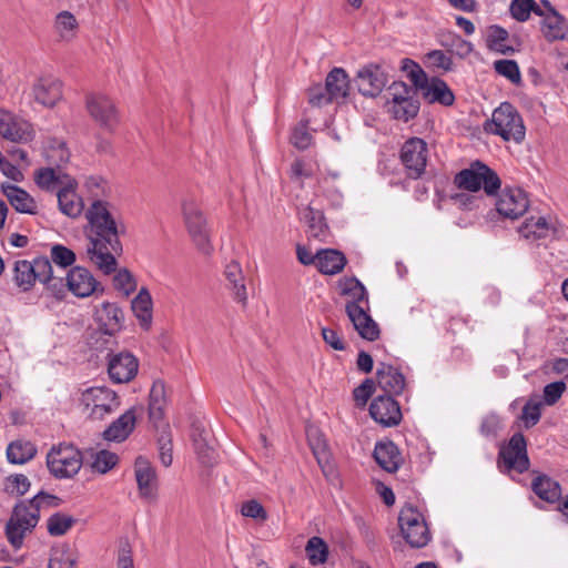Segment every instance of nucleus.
<instances>
[{
	"instance_id": "obj_1",
	"label": "nucleus",
	"mask_w": 568,
	"mask_h": 568,
	"mask_svg": "<svg viewBox=\"0 0 568 568\" xmlns=\"http://www.w3.org/2000/svg\"><path fill=\"white\" fill-rule=\"evenodd\" d=\"M85 216L90 224L87 257L103 274L110 275L118 266L114 254L122 252L118 224L106 204L101 201L92 203Z\"/></svg>"
},
{
	"instance_id": "obj_2",
	"label": "nucleus",
	"mask_w": 568,
	"mask_h": 568,
	"mask_svg": "<svg viewBox=\"0 0 568 568\" xmlns=\"http://www.w3.org/2000/svg\"><path fill=\"white\" fill-rule=\"evenodd\" d=\"M338 287L341 288L342 295L351 298L345 305V312L356 332L364 339H377L379 336L378 324L364 307V305L368 307V293L366 287L355 276H344L339 278Z\"/></svg>"
},
{
	"instance_id": "obj_3",
	"label": "nucleus",
	"mask_w": 568,
	"mask_h": 568,
	"mask_svg": "<svg viewBox=\"0 0 568 568\" xmlns=\"http://www.w3.org/2000/svg\"><path fill=\"white\" fill-rule=\"evenodd\" d=\"M83 465L81 450L72 444L53 445L47 453V467L57 479L73 478Z\"/></svg>"
},
{
	"instance_id": "obj_4",
	"label": "nucleus",
	"mask_w": 568,
	"mask_h": 568,
	"mask_svg": "<svg viewBox=\"0 0 568 568\" xmlns=\"http://www.w3.org/2000/svg\"><path fill=\"white\" fill-rule=\"evenodd\" d=\"M485 130L501 136L505 141L514 140L521 142L526 134L520 114L517 109L508 102H504L495 109L491 120L485 123Z\"/></svg>"
},
{
	"instance_id": "obj_5",
	"label": "nucleus",
	"mask_w": 568,
	"mask_h": 568,
	"mask_svg": "<svg viewBox=\"0 0 568 568\" xmlns=\"http://www.w3.org/2000/svg\"><path fill=\"white\" fill-rule=\"evenodd\" d=\"M455 183L469 192H477L483 187L487 195L497 194L501 185L497 173L480 161H475L468 169L457 173Z\"/></svg>"
},
{
	"instance_id": "obj_6",
	"label": "nucleus",
	"mask_w": 568,
	"mask_h": 568,
	"mask_svg": "<svg viewBox=\"0 0 568 568\" xmlns=\"http://www.w3.org/2000/svg\"><path fill=\"white\" fill-rule=\"evenodd\" d=\"M39 521L38 510L32 505L23 501L17 504L6 525V536L9 544L14 548H21L23 539L31 534Z\"/></svg>"
},
{
	"instance_id": "obj_7",
	"label": "nucleus",
	"mask_w": 568,
	"mask_h": 568,
	"mask_svg": "<svg viewBox=\"0 0 568 568\" xmlns=\"http://www.w3.org/2000/svg\"><path fill=\"white\" fill-rule=\"evenodd\" d=\"M398 526L403 538L412 548H423L430 540V532L423 515L412 504L402 508Z\"/></svg>"
},
{
	"instance_id": "obj_8",
	"label": "nucleus",
	"mask_w": 568,
	"mask_h": 568,
	"mask_svg": "<svg viewBox=\"0 0 568 568\" xmlns=\"http://www.w3.org/2000/svg\"><path fill=\"white\" fill-rule=\"evenodd\" d=\"M182 214L187 232L197 250L203 254H210L213 248L210 241V231L199 204L193 199L183 200Z\"/></svg>"
},
{
	"instance_id": "obj_9",
	"label": "nucleus",
	"mask_w": 568,
	"mask_h": 568,
	"mask_svg": "<svg viewBox=\"0 0 568 568\" xmlns=\"http://www.w3.org/2000/svg\"><path fill=\"white\" fill-rule=\"evenodd\" d=\"M498 468L503 473L516 470L523 474L529 468L527 443L521 433L514 434L507 446L500 448L498 454Z\"/></svg>"
},
{
	"instance_id": "obj_10",
	"label": "nucleus",
	"mask_w": 568,
	"mask_h": 568,
	"mask_svg": "<svg viewBox=\"0 0 568 568\" xmlns=\"http://www.w3.org/2000/svg\"><path fill=\"white\" fill-rule=\"evenodd\" d=\"M427 158L428 148L423 139L412 138L407 140L400 150V161L407 178L420 179L426 171Z\"/></svg>"
},
{
	"instance_id": "obj_11",
	"label": "nucleus",
	"mask_w": 568,
	"mask_h": 568,
	"mask_svg": "<svg viewBox=\"0 0 568 568\" xmlns=\"http://www.w3.org/2000/svg\"><path fill=\"white\" fill-rule=\"evenodd\" d=\"M80 400L85 407H91V416L99 419L104 418L120 406L116 393L105 386L87 388Z\"/></svg>"
},
{
	"instance_id": "obj_12",
	"label": "nucleus",
	"mask_w": 568,
	"mask_h": 568,
	"mask_svg": "<svg viewBox=\"0 0 568 568\" xmlns=\"http://www.w3.org/2000/svg\"><path fill=\"white\" fill-rule=\"evenodd\" d=\"M87 110L91 118L104 130L113 131L119 123L114 102L104 94L87 97Z\"/></svg>"
},
{
	"instance_id": "obj_13",
	"label": "nucleus",
	"mask_w": 568,
	"mask_h": 568,
	"mask_svg": "<svg viewBox=\"0 0 568 568\" xmlns=\"http://www.w3.org/2000/svg\"><path fill=\"white\" fill-rule=\"evenodd\" d=\"M65 280L69 291L77 297L84 298L104 292L103 286L100 285L94 275L82 266L72 267Z\"/></svg>"
},
{
	"instance_id": "obj_14",
	"label": "nucleus",
	"mask_w": 568,
	"mask_h": 568,
	"mask_svg": "<svg viewBox=\"0 0 568 568\" xmlns=\"http://www.w3.org/2000/svg\"><path fill=\"white\" fill-rule=\"evenodd\" d=\"M0 135L11 142L26 143L32 139V125L0 108Z\"/></svg>"
},
{
	"instance_id": "obj_15",
	"label": "nucleus",
	"mask_w": 568,
	"mask_h": 568,
	"mask_svg": "<svg viewBox=\"0 0 568 568\" xmlns=\"http://www.w3.org/2000/svg\"><path fill=\"white\" fill-rule=\"evenodd\" d=\"M372 418L385 427L396 426L402 420L399 404L392 395H379L373 399L369 406Z\"/></svg>"
},
{
	"instance_id": "obj_16",
	"label": "nucleus",
	"mask_w": 568,
	"mask_h": 568,
	"mask_svg": "<svg viewBox=\"0 0 568 568\" xmlns=\"http://www.w3.org/2000/svg\"><path fill=\"white\" fill-rule=\"evenodd\" d=\"M355 82L362 95L375 98L383 91L387 79L379 65L371 63L358 70Z\"/></svg>"
},
{
	"instance_id": "obj_17",
	"label": "nucleus",
	"mask_w": 568,
	"mask_h": 568,
	"mask_svg": "<svg viewBox=\"0 0 568 568\" xmlns=\"http://www.w3.org/2000/svg\"><path fill=\"white\" fill-rule=\"evenodd\" d=\"M139 363L134 355L128 352L113 354L109 358L108 373L110 378L118 384L128 383L138 373Z\"/></svg>"
},
{
	"instance_id": "obj_18",
	"label": "nucleus",
	"mask_w": 568,
	"mask_h": 568,
	"mask_svg": "<svg viewBox=\"0 0 568 568\" xmlns=\"http://www.w3.org/2000/svg\"><path fill=\"white\" fill-rule=\"evenodd\" d=\"M527 209L528 200L520 189L505 190L496 203L498 214L509 220H517Z\"/></svg>"
},
{
	"instance_id": "obj_19",
	"label": "nucleus",
	"mask_w": 568,
	"mask_h": 568,
	"mask_svg": "<svg viewBox=\"0 0 568 568\" xmlns=\"http://www.w3.org/2000/svg\"><path fill=\"white\" fill-rule=\"evenodd\" d=\"M143 413V406L136 405L115 419L103 433L106 440L123 442L135 428L136 418Z\"/></svg>"
},
{
	"instance_id": "obj_20",
	"label": "nucleus",
	"mask_w": 568,
	"mask_h": 568,
	"mask_svg": "<svg viewBox=\"0 0 568 568\" xmlns=\"http://www.w3.org/2000/svg\"><path fill=\"white\" fill-rule=\"evenodd\" d=\"M97 321L100 324L98 334L112 337L123 327V311L115 304L104 302L95 312Z\"/></svg>"
},
{
	"instance_id": "obj_21",
	"label": "nucleus",
	"mask_w": 568,
	"mask_h": 568,
	"mask_svg": "<svg viewBox=\"0 0 568 568\" xmlns=\"http://www.w3.org/2000/svg\"><path fill=\"white\" fill-rule=\"evenodd\" d=\"M376 381L378 387L385 392L386 395L397 396L403 393L406 381L403 373L386 363H379L376 371Z\"/></svg>"
},
{
	"instance_id": "obj_22",
	"label": "nucleus",
	"mask_w": 568,
	"mask_h": 568,
	"mask_svg": "<svg viewBox=\"0 0 568 568\" xmlns=\"http://www.w3.org/2000/svg\"><path fill=\"white\" fill-rule=\"evenodd\" d=\"M135 479L142 498L152 500L156 496V474L143 457L135 460Z\"/></svg>"
},
{
	"instance_id": "obj_23",
	"label": "nucleus",
	"mask_w": 568,
	"mask_h": 568,
	"mask_svg": "<svg viewBox=\"0 0 568 568\" xmlns=\"http://www.w3.org/2000/svg\"><path fill=\"white\" fill-rule=\"evenodd\" d=\"M1 191L6 195L10 205L19 213L36 214L38 205L34 199L23 189L11 184L2 183Z\"/></svg>"
},
{
	"instance_id": "obj_24",
	"label": "nucleus",
	"mask_w": 568,
	"mask_h": 568,
	"mask_svg": "<svg viewBox=\"0 0 568 568\" xmlns=\"http://www.w3.org/2000/svg\"><path fill=\"white\" fill-rule=\"evenodd\" d=\"M75 186L77 182L74 179H71L57 192L60 211L70 217L79 216L83 210V202L75 193Z\"/></svg>"
},
{
	"instance_id": "obj_25",
	"label": "nucleus",
	"mask_w": 568,
	"mask_h": 568,
	"mask_svg": "<svg viewBox=\"0 0 568 568\" xmlns=\"http://www.w3.org/2000/svg\"><path fill=\"white\" fill-rule=\"evenodd\" d=\"M32 91L37 102L44 106H53L62 97V84L54 78H41Z\"/></svg>"
},
{
	"instance_id": "obj_26",
	"label": "nucleus",
	"mask_w": 568,
	"mask_h": 568,
	"mask_svg": "<svg viewBox=\"0 0 568 568\" xmlns=\"http://www.w3.org/2000/svg\"><path fill=\"white\" fill-rule=\"evenodd\" d=\"M542 3L548 10L547 14L544 13V36L548 41L564 40L568 30L565 18L551 7L548 0H542Z\"/></svg>"
},
{
	"instance_id": "obj_27",
	"label": "nucleus",
	"mask_w": 568,
	"mask_h": 568,
	"mask_svg": "<svg viewBox=\"0 0 568 568\" xmlns=\"http://www.w3.org/2000/svg\"><path fill=\"white\" fill-rule=\"evenodd\" d=\"M376 463L387 473H395L400 464L402 457L397 446L390 442L377 443L374 449Z\"/></svg>"
},
{
	"instance_id": "obj_28",
	"label": "nucleus",
	"mask_w": 568,
	"mask_h": 568,
	"mask_svg": "<svg viewBox=\"0 0 568 568\" xmlns=\"http://www.w3.org/2000/svg\"><path fill=\"white\" fill-rule=\"evenodd\" d=\"M422 94L428 103H439L445 106H450L455 102L453 91L444 80L437 77H433L428 81Z\"/></svg>"
},
{
	"instance_id": "obj_29",
	"label": "nucleus",
	"mask_w": 568,
	"mask_h": 568,
	"mask_svg": "<svg viewBox=\"0 0 568 568\" xmlns=\"http://www.w3.org/2000/svg\"><path fill=\"white\" fill-rule=\"evenodd\" d=\"M316 267L325 275H335L343 271L346 265L345 255L333 248L320 250L316 253Z\"/></svg>"
},
{
	"instance_id": "obj_30",
	"label": "nucleus",
	"mask_w": 568,
	"mask_h": 568,
	"mask_svg": "<svg viewBox=\"0 0 568 568\" xmlns=\"http://www.w3.org/2000/svg\"><path fill=\"white\" fill-rule=\"evenodd\" d=\"M532 491L544 501L555 504L561 498V486L545 474L537 475L531 481Z\"/></svg>"
},
{
	"instance_id": "obj_31",
	"label": "nucleus",
	"mask_w": 568,
	"mask_h": 568,
	"mask_svg": "<svg viewBox=\"0 0 568 568\" xmlns=\"http://www.w3.org/2000/svg\"><path fill=\"white\" fill-rule=\"evenodd\" d=\"M224 276L227 282V287L232 292L234 300L245 304L247 292L241 265L237 262L232 261L225 266Z\"/></svg>"
},
{
	"instance_id": "obj_32",
	"label": "nucleus",
	"mask_w": 568,
	"mask_h": 568,
	"mask_svg": "<svg viewBox=\"0 0 568 568\" xmlns=\"http://www.w3.org/2000/svg\"><path fill=\"white\" fill-rule=\"evenodd\" d=\"M325 88L336 102L343 101L349 91V77L343 68H334L325 79Z\"/></svg>"
},
{
	"instance_id": "obj_33",
	"label": "nucleus",
	"mask_w": 568,
	"mask_h": 568,
	"mask_svg": "<svg viewBox=\"0 0 568 568\" xmlns=\"http://www.w3.org/2000/svg\"><path fill=\"white\" fill-rule=\"evenodd\" d=\"M437 41L447 51L455 53L462 59L467 58L474 51L471 42L463 39L454 31H440L437 34Z\"/></svg>"
},
{
	"instance_id": "obj_34",
	"label": "nucleus",
	"mask_w": 568,
	"mask_h": 568,
	"mask_svg": "<svg viewBox=\"0 0 568 568\" xmlns=\"http://www.w3.org/2000/svg\"><path fill=\"white\" fill-rule=\"evenodd\" d=\"M302 220L307 224L310 236L322 242L326 241L328 236V225L325 222L322 211L306 206L302 212Z\"/></svg>"
},
{
	"instance_id": "obj_35",
	"label": "nucleus",
	"mask_w": 568,
	"mask_h": 568,
	"mask_svg": "<svg viewBox=\"0 0 568 568\" xmlns=\"http://www.w3.org/2000/svg\"><path fill=\"white\" fill-rule=\"evenodd\" d=\"M31 266L34 270L36 281L44 284L52 292L62 286V278L53 276L52 264L48 257L41 256L33 260Z\"/></svg>"
},
{
	"instance_id": "obj_36",
	"label": "nucleus",
	"mask_w": 568,
	"mask_h": 568,
	"mask_svg": "<svg viewBox=\"0 0 568 568\" xmlns=\"http://www.w3.org/2000/svg\"><path fill=\"white\" fill-rule=\"evenodd\" d=\"M72 178L61 170L52 168L40 169L36 173V183L39 187L47 191H57L63 187Z\"/></svg>"
},
{
	"instance_id": "obj_37",
	"label": "nucleus",
	"mask_w": 568,
	"mask_h": 568,
	"mask_svg": "<svg viewBox=\"0 0 568 568\" xmlns=\"http://www.w3.org/2000/svg\"><path fill=\"white\" fill-rule=\"evenodd\" d=\"M131 308L140 325L148 329L152 321V297L148 288L142 287L131 302Z\"/></svg>"
},
{
	"instance_id": "obj_38",
	"label": "nucleus",
	"mask_w": 568,
	"mask_h": 568,
	"mask_svg": "<svg viewBox=\"0 0 568 568\" xmlns=\"http://www.w3.org/2000/svg\"><path fill=\"white\" fill-rule=\"evenodd\" d=\"M166 406L165 387L162 382L152 385L149 396V418L153 425H158L164 417Z\"/></svg>"
},
{
	"instance_id": "obj_39",
	"label": "nucleus",
	"mask_w": 568,
	"mask_h": 568,
	"mask_svg": "<svg viewBox=\"0 0 568 568\" xmlns=\"http://www.w3.org/2000/svg\"><path fill=\"white\" fill-rule=\"evenodd\" d=\"M37 454L36 446L26 439H17L9 444L7 458L11 464H26Z\"/></svg>"
},
{
	"instance_id": "obj_40",
	"label": "nucleus",
	"mask_w": 568,
	"mask_h": 568,
	"mask_svg": "<svg viewBox=\"0 0 568 568\" xmlns=\"http://www.w3.org/2000/svg\"><path fill=\"white\" fill-rule=\"evenodd\" d=\"M508 38L509 33L506 29L497 24L491 26L488 29L487 47L500 54H513L515 49L506 44Z\"/></svg>"
},
{
	"instance_id": "obj_41",
	"label": "nucleus",
	"mask_w": 568,
	"mask_h": 568,
	"mask_svg": "<svg viewBox=\"0 0 568 568\" xmlns=\"http://www.w3.org/2000/svg\"><path fill=\"white\" fill-rule=\"evenodd\" d=\"M509 10L511 17L519 22L527 21L531 12L544 16V10L534 0H511Z\"/></svg>"
},
{
	"instance_id": "obj_42",
	"label": "nucleus",
	"mask_w": 568,
	"mask_h": 568,
	"mask_svg": "<svg viewBox=\"0 0 568 568\" xmlns=\"http://www.w3.org/2000/svg\"><path fill=\"white\" fill-rule=\"evenodd\" d=\"M54 28L61 39L69 41L75 36L78 21L70 11H61L55 17Z\"/></svg>"
},
{
	"instance_id": "obj_43",
	"label": "nucleus",
	"mask_w": 568,
	"mask_h": 568,
	"mask_svg": "<svg viewBox=\"0 0 568 568\" xmlns=\"http://www.w3.org/2000/svg\"><path fill=\"white\" fill-rule=\"evenodd\" d=\"M419 108L418 99L414 98L393 103L389 110L395 119L408 122L418 114Z\"/></svg>"
},
{
	"instance_id": "obj_44",
	"label": "nucleus",
	"mask_w": 568,
	"mask_h": 568,
	"mask_svg": "<svg viewBox=\"0 0 568 568\" xmlns=\"http://www.w3.org/2000/svg\"><path fill=\"white\" fill-rule=\"evenodd\" d=\"M305 551L312 565L324 564L328 557L327 544L316 536L308 539Z\"/></svg>"
},
{
	"instance_id": "obj_45",
	"label": "nucleus",
	"mask_w": 568,
	"mask_h": 568,
	"mask_svg": "<svg viewBox=\"0 0 568 568\" xmlns=\"http://www.w3.org/2000/svg\"><path fill=\"white\" fill-rule=\"evenodd\" d=\"M14 282L23 291H29L34 282V270L31 262L21 260L14 263Z\"/></svg>"
},
{
	"instance_id": "obj_46",
	"label": "nucleus",
	"mask_w": 568,
	"mask_h": 568,
	"mask_svg": "<svg viewBox=\"0 0 568 568\" xmlns=\"http://www.w3.org/2000/svg\"><path fill=\"white\" fill-rule=\"evenodd\" d=\"M518 231L525 239H541L548 235L549 225L545 217H531Z\"/></svg>"
},
{
	"instance_id": "obj_47",
	"label": "nucleus",
	"mask_w": 568,
	"mask_h": 568,
	"mask_svg": "<svg viewBox=\"0 0 568 568\" xmlns=\"http://www.w3.org/2000/svg\"><path fill=\"white\" fill-rule=\"evenodd\" d=\"M424 62L428 68L440 71L442 73L449 72L454 69L452 57L443 50L429 51L425 54Z\"/></svg>"
},
{
	"instance_id": "obj_48",
	"label": "nucleus",
	"mask_w": 568,
	"mask_h": 568,
	"mask_svg": "<svg viewBox=\"0 0 568 568\" xmlns=\"http://www.w3.org/2000/svg\"><path fill=\"white\" fill-rule=\"evenodd\" d=\"M74 524V519L65 514L55 513L48 519V532L51 536L64 535Z\"/></svg>"
},
{
	"instance_id": "obj_49",
	"label": "nucleus",
	"mask_w": 568,
	"mask_h": 568,
	"mask_svg": "<svg viewBox=\"0 0 568 568\" xmlns=\"http://www.w3.org/2000/svg\"><path fill=\"white\" fill-rule=\"evenodd\" d=\"M542 403L540 400L530 398L523 407L520 419L526 428H531L538 424L541 417Z\"/></svg>"
},
{
	"instance_id": "obj_50",
	"label": "nucleus",
	"mask_w": 568,
	"mask_h": 568,
	"mask_svg": "<svg viewBox=\"0 0 568 568\" xmlns=\"http://www.w3.org/2000/svg\"><path fill=\"white\" fill-rule=\"evenodd\" d=\"M494 69L510 82L518 84L521 81L520 70L515 60H497L494 62Z\"/></svg>"
},
{
	"instance_id": "obj_51",
	"label": "nucleus",
	"mask_w": 568,
	"mask_h": 568,
	"mask_svg": "<svg viewBox=\"0 0 568 568\" xmlns=\"http://www.w3.org/2000/svg\"><path fill=\"white\" fill-rule=\"evenodd\" d=\"M50 261L63 268L71 266L75 262V253L64 245L55 244L50 251Z\"/></svg>"
},
{
	"instance_id": "obj_52",
	"label": "nucleus",
	"mask_w": 568,
	"mask_h": 568,
	"mask_svg": "<svg viewBox=\"0 0 568 568\" xmlns=\"http://www.w3.org/2000/svg\"><path fill=\"white\" fill-rule=\"evenodd\" d=\"M77 558L71 549L63 546L57 550L49 560L48 568H75Z\"/></svg>"
},
{
	"instance_id": "obj_53",
	"label": "nucleus",
	"mask_w": 568,
	"mask_h": 568,
	"mask_svg": "<svg viewBox=\"0 0 568 568\" xmlns=\"http://www.w3.org/2000/svg\"><path fill=\"white\" fill-rule=\"evenodd\" d=\"M404 69L408 71V77L414 84L415 91L425 89L430 79L427 78L424 70L414 61L406 59L404 61Z\"/></svg>"
},
{
	"instance_id": "obj_54",
	"label": "nucleus",
	"mask_w": 568,
	"mask_h": 568,
	"mask_svg": "<svg viewBox=\"0 0 568 568\" xmlns=\"http://www.w3.org/2000/svg\"><path fill=\"white\" fill-rule=\"evenodd\" d=\"M118 460L116 454L109 450H100L94 457L92 469L100 474H105L116 465Z\"/></svg>"
},
{
	"instance_id": "obj_55",
	"label": "nucleus",
	"mask_w": 568,
	"mask_h": 568,
	"mask_svg": "<svg viewBox=\"0 0 568 568\" xmlns=\"http://www.w3.org/2000/svg\"><path fill=\"white\" fill-rule=\"evenodd\" d=\"M114 287L124 293V295H130L136 288V281L132 273L126 268L120 270L113 278Z\"/></svg>"
},
{
	"instance_id": "obj_56",
	"label": "nucleus",
	"mask_w": 568,
	"mask_h": 568,
	"mask_svg": "<svg viewBox=\"0 0 568 568\" xmlns=\"http://www.w3.org/2000/svg\"><path fill=\"white\" fill-rule=\"evenodd\" d=\"M241 514L244 517H248L261 523L266 521L268 518L265 508L255 499L244 501L241 507Z\"/></svg>"
},
{
	"instance_id": "obj_57",
	"label": "nucleus",
	"mask_w": 568,
	"mask_h": 568,
	"mask_svg": "<svg viewBox=\"0 0 568 568\" xmlns=\"http://www.w3.org/2000/svg\"><path fill=\"white\" fill-rule=\"evenodd\" d=\"M308 102L313 106H323L327 105L332 102H336L333 97H331V93L326 90V88L316 85L308 90Z\"/></svg>"
},
{
	"instance_id": "obj_58",
	"label": "nucleus",
	"mask_w": 568,
	"mask_h": 568,
	"mask_svg": "<svg viewBox=\"0 0 568 568\" xmlns=\"http://www.w3.org/2000/svg\"><path fill=\"white\" fill-rule=\"evenodd\" d=\"M392 94V104L402 102L406 99L416 98V91L413 87L407 85L404 82H393L389 87Z\"/></svg>"
},
{
	"instance_id": "obj_59",
	"label": "nucleus",
	"mask_w": 568,
	"mask_h": 568,
	"mask_svg": "<svg viewBox=\"0 0 568 568\" xmlns=\"http://www.w3.org/2000/svg\"><path fill=\"white\" fill-rule=\"evenodd\" d=\"M501 419L496 414L485 416L480 424V434L486 437H496L501 429Z\"/></svg>"
},
{
	"instance_id": "obj_60",
	"label": "nucleus",
	"mask_w": 568,
	"mask_h": 568,
	"mask_svg": "<svg viewBox=\"0 0 568 568\" xmlns=\"http://www.w3.org/2000/svg\"><path fill=\"white\" fill-rule=\"evenodd\" d=\"M159 450H160V460L164 467L171 466L173 462L172 456V439L171 435L166 432H164L159 437Z\"/></svg>"
},
{
	"instance_id": "obj_61",
	"label": "nucleus",
	"mask_w": 568,
	"mask_h": 568,
	"mask_svg": "<svg viewBox=\"0 0 568 568\" xmlns=\"http://www.w3.org/2000/svg\"><path fill=\"white\" fill-rule=\"evenodd\" d=\"M375 389V383L372 378H366L359 386H357L354 392V399L358 406H364L367 404L368 399L373 395Z\"/></svg>"
},
{
	"instance_id": "obj_62",
	"label": "nucleus",
	"mask_w": 568,
	"mask_h": 568,
	"mask_svg": "<svg viewBox=\"0 0 568 568\" xmlns=\"http://www.w3.org/2000/svg\"><path fill=\"white\" fill-rule=\"evenodd\" d=\"M60 501L61 500L59 497H57L54 495H50L44 491H40L33 498L26 500L23 503L26 505H32L38 510V514L40 515V508L42 506L58 507L60 505Z\"/></svg>"
},
{
	"instance_id": "obj_63",
	"label": "nucleus",
	"mask_w": 568,
	"mask_h": 568,
	"mask_svg": "<svg viewBox=\"0 0 568 568\" xmlns=\"http://www.w3.org/2000/svg\"><path fill=\"white\" fill-rule=\"evenodd\" d=\"M291 140L295 148L305 150L312 143V135L305 125H298L294 129Z\"/></svg>"
},
{
	"instance_id": "obj_64",
	"label": "nucleus",
	"mask_w": 568,
	"mask_h": 568,
	"mask_svg": "<svg viewBox=\"0 0 568 568\" xmlns=\"http://www.w3.org/2000/svg\"><path fill=\"white\" fill-rule=\"evenodd\" d=\"M566 385L564 382H554L545 386L544 398L548 405H554L565 392Z\"/></svg>"
}]
</instances>
